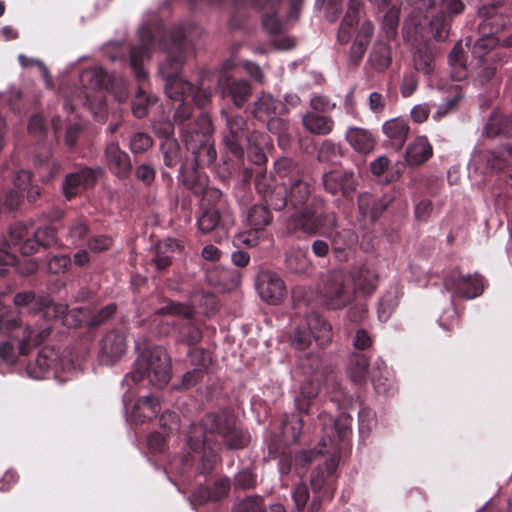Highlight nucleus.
Segmentation results:
<instances>
[{
    "mask_svg": "<svg viewBox=\"0 0 512 512\" xmlns=\"http://www.w3.org/2000/svg\"><path fill=\"white\" fill-rule=\"evenodd\" d=\"M102 174L100 167L77 166L65 175L61 189L67 201H71L84 191L93 188Z\"/></svg>",
    "mask_w": 512,
    "mask_h": 512,
    "instance_id": "obj_14",
    "label": "nucleus"
},
{
    "mask_svg": "<svg viewBox=\"0 0 512 512\" xmlns=\"http://www.w3.org/2000/svg\"><path fill=\"white\" fill-rule=\"evenodd\" d=\"M340 154V146L333 141L326 139L322 142L317 153V160L319 162H332Z\"/></svg>",
    "mask_w": 512,
    "mask_h": 512,
    "instance_id": "obj_62",
    "label": "nucleus"
},
{
    "mask_svg": "<svg viewBox=\"0 0 512 512\" xmlns=\"http://www.w3.org/2000/svg\"><path fill=\"white\" fill-rule=\"evenodd\" d=\"M104 160L109 172L119 180H127L133 171L130 155L118 143L110 142L104 150Z\"/></svg>",
    "mask_w": 512,
    "mask_h": 512,
    "instance_id": "obj_21",
    "label": "nucleus"
},
{
    "mask_svg": "<svg viewBox=\"0 0 512 512\" xmlns=\"http://www.w3.org/2000/svg\"><path fill=\"white\" fill-rule=\"evenodd\" d=\"M272 222L273 214L266 205L255 204L248 209L247 224L254 232L264 231Z\"/></svg>",
    "mask_w": 512,
    "mask_h": 512,
    "instance_id": "obj_36",
    "label": "nucleus"
},
{
    "mask_svg": "<svg viewBox=\"0 0 512 512\" xmlns=\"http://www.w3.org/2000/svg\"><path fill=\"white\" fill-rule=\"evenodd\" d=\"M27 236V228L22 223L13 224L8 232V236H4L9 243L6 250L16 254L20 251L23 256H30L39 251V248H50L58 244L57 230L49 224L38 227L32 238H24Z\"/></svg>",
    "mask_w": 512,
    "mask_h": 512,
    "instance_id": "obj_9",
    "label": "nucleus"
},
{
    "mask_svg": "<svg viewBox=\"0 0 512 512\" xmlns=\"http://www.w3.org/2000/svg\"><path fill=\"white\" fill-rule=\"evenodd\" d=\"M278 10H268L262 16V25L268 34L271 36H278L283 32V22L277 17Z\"/></svg>",
    "mask_w": 512,
    "mask_h": 512,
    "instance_id": "obj_57",
    "label": "nucleus"
},
{
    "mask_svg": "<svg viewBox=\"0 0 512 512\" xmlns=\"http://www.w3.org/2000/svg\"><path fill=\"white\" fill-rule=\"evenodd\" d=\"M213 126L210 117L202 113L194 124L184 130V143L193 156V162L181 164L179 181L195 196H200L206 187L208 177L199 168L208 167L216 160L217 152L212 137Z\"/></svg>",
    "mask_w": 512,
    "mask_h": 512,
    "instance_id": "obj_3",
    "label": "nucleus"
},
{
    "mask_svg": "<svg viewBox=\"0 0 512 512\" xmlns=\"http://www.w3.org/2000/svg\"><path fill=\"white\" fill-rule=\"evenodd\" d=\"M250 440L249 432L238 423L231 410L206 413L198 424L190 426L187 438L190 451L184 464L196 467L201 475H208L219 460L222 446L228 450H241L248 447Z\"/></svg>",
    "mask_w": 512,
    "mask_h": 512,
    "instance_id": "obj_1",
    "label": "nucleus"
},
{
    "mask_svg": "<svg viewBox=\"0 0 512 512\" xmlns=\"http://www.w3.org/2000/svg\"><path fill=\"white\" fill-rule=\"evenodd\" d=\"M337 461L335 457L326 459L323 465H318L311 473L310 485L314 493L308 506V512H318L323 499L331 500L335 491Z\"/></svg>",
    "mask_w": 512,
    "mask_h": 512,
    "instance_id": "obj_10",
    "label": "nucleus"
},
{
    "mask_svg": "<svg viewBox=\"0 0 512 512\" xmlns=\"http://www.w3.org/2000/svg\"><path fill=\"white\" fill-rule=\"evenodd\" d=\"M126 351V338L118 329L110 330L100 341V358L106 364L119 360Z\"/></svg>",
    "mask_w": 512,
    "mask_h": 512,
    "instance_id": "obj_23",
    "label": "nucleus"
},
{
    "mask_svg": "<svg viewBox=\"0 0 512 512\" xmlns=\"http://www.w3.org/2000/svg\"><path fill=\"white\" fill-rule=\"evenodd\" d=\"M448 64L451 68V78L454 81H462L467 78L466 55L461 42L456 43L449 52Z\"/></svg>",
    "mask_w": 512,
    "mask_h": 512,
    "instance_id": "obj_37",
    "label": "nucleus"
},
{
    "mask_svg": "<svg viewBox=\"0 0 512 512\" xmlns=\"http://www.w3.org/2000/svg\"><path fill=\"white\" fill-rule=\"evenodd\" d=\"M402 296V291L399 286H391L379 300L377 315L381 322H386L398 306L399 300Z\"/></svg>",
    "mask_w": 512,
    "mask_h": 512,
    "instance_id": "obj_41",
    "label": "nucleus"
},
{
    "mask_svg": "<svg viewBox=\"0 0 512 512\" xmlns=\"http://www.w3.org/2000/svg\"><path fill=\"white\" fill-rule=\"evenodd\" d=\"M256 289L261 299L269 304H280L287 294L281 277L272 271H262L257 276Z\"/></svg>",
    "mask_w": 512,
    "mask_h": 512,
    "instance_id": "obj_20",
    "label": "nucleus"
},
{
    "mask_svg": "<svg viewBox=\"0 0 512 512\" xmlns=\"http://www.w3.org/2000/svg\"><path fill=\"white\" fill-rule=\"evenodd\" d=\"M485 133L489 138L512 136V115H505L498 112L492 113L486 124Z\"/></svg>",
    "mask_w": 512,
    "mask_h": 512,
    "instance_id": "obj_39",
    "label": "nucleus"
},
{
    "mask_svg": "<svg viewBox=\"0 0 512 512\" xmlns=\"http://www.w3.org/2000/svg\"><path fill=\"white\" fill-rule=\"evenodd\" d=\"M267 140L268 136L265 133L254 129L252 130L249 145H245V152H247L249 161L260 168L267 162V156L264 152V146L267 144Z\"/></svg>",
    "mask_w": 512,
    "mask_h": 512,
    "instance_id": "obj_35",
    "label": "nucleus"
},
{
    "mask_svg": "<svg viewBox=\"0 0 512 512\" xmlns=\"http://www.w3.org/2000/svg\"><path fill=\"white\" fill-rule=\"evenodd\" d=\"M323 454V451L310 449V450H301L296 453L294 457V470L299 475L302 476L306 473L307 468L311 463H313L317 458H319Z\"/></svg>",
    "mask_w": 512,
    "mask_h": 512,
    "instance_id": "obj_52",
    "label": "nucleus"
},
{
    "mask_svg": "<svg viewBox=\"0 0 512 512\" xmlns=\"http://www.w3.org/2000/svg\"><path fill=\"white\" fill-rule=\"evenodd\" d=\"M234 224V218L230 209L203 208L198 217L197 225L202 233L216 231L219 236L227 237L229 229Z\"/></svg>",
    "mask_w": 512,
    "mask_h": 512,
    "instance_id": "obj_19",
    "label": "nucleus"
},
{
    "mask_svg": "<svg viewBox=\"0 0 512 512\" xmlns=\"http://www.w3.org/2000/svg\"><path fill=\"white\" fill-rule=\"evenodd\" d=\"M285 185L288 186L289 206L294 210L286 222L287 232L292 235L296 234L297 232H301V230L292 229V221L295 216L298 213L310 208L316 198L324 197L321 195L312 194V186L304 175H296L291 179V181L285 182Z\"/></svg>",
    "mask_w": 512,
    "mask_h": 512,
    "instance_id": "obj_12",
    "label": "nucleus"
},
{
    "mask_svg": "<svg viewBox=\"0 0 512 512\" xmlns=\"http://www.w3.org/2000/svg\"><path fill=\"white\" fill-rule=\"evenodd\" d=\"M138 36L139 43L130 48V67L139 83L132 101V113L141 119L147 115L149 107L156 103L157 97L146 92L148 74L143 67L144 61L150 58L151 47L154 45L153 30L144 25L139 29Z\"/></svg>",
    "mask_w": 512,
    "mask_h": 512,
    "instance_id": "obj_7",
    "label": "nucleus"
},
{
    "mask_svg": "<svg viewBox=\"0 0 512 512\" xmlns=\"http://www.w3.org/2000/svg\"><path fill=\"white\" fill-rule=\"evenodd\" d=\"M319 346H325L332 339L331 325L318 313L312 312L306 317V326Z\"/></svg>",
    "mask_w": 512,
    "mask_h": 512,
    "instance_id": "obj_30",
    "label": "nucleus"
},
{
    "mask_svg": "<svg viewBox=\"0 0 512 512\" xmlns=\"http://www.w3.org/2000/svg\"><path fill=\"white\" fill-rule=\"evenodd\" d=\"M58 353L51 347H43L37 354L34 363H29L27 371L34 379L45 378L50 369L58 366Z\"/></svg>",
    "mask_w": 512,
    "mask_h": 512,
    "instance_id": "obj_26",
    "label": "nucleus"
},
{
    "mask_svg": "<svg viewBox=\"0 0 512 512\" xmlns=\"http://www.w3.org/2000/svg\"><path fill=\"white\" fill-rule=\"evenodd\" d=\"M153 145L152 138L144 132L135 133L129 143V148L134 155L143 154Z\"/></svg>",
    "mask_w": 512,
    "mask_h": 512,
    "instance_id": "obj_58",
    "label": "nucleus"
},
{
    "mask_svg": "<svg viewBox=\"0 0 512 512\" xmlns=\"http://www.w3.org/2000/svg\"><path fill=\"white\" fill-rule=\"evenodd\" d=\"M313 336L305 326L294 329L291 344L295 349L305 350L312 342Z\"/></svg>",
    "mask_w": 512,
    "mask_h": 512,
    "instance_id": "obj_63",
    "label": "nucleus"
},
{
    "mask_svg": "<svg viewBox=\"0 0 512 512\" xmlns=\"http://www.w3.org/2000/svg\"><path fill=\"white\" fill-rule=\"evenodd\" d=\"M392 200L393 197L388 194L377 198L369 192L360 193L357 197L358 212L364 220L375 223L389 207Z\"/></svg>",
    "mask_w": 512,
    "mask_h": 512,
    "instance_id": "obj_22",
    "label": "nucleus"
},
{
    "mask_svg": "<svg viewBox=\"0 0 512 512\" xmlns=\"http://www.w3.org/2000/svg\"><path fill=\"white\" fill-rule=\"evenodd\" d=\"M225 120L224 144L236 158H242L245 154V145H249V140L252 137V131L249 129L246 119L241 115L225 114Z\"/></svg>",
    "mask_w": 512,
    "mask_h": 512,
    "instance_id": "obj_15",
    "label": "nucleus"
},
{
    "mask_svg": "<svg viewBox=\"0 0 512 512\" xmlns=\"http://www.w3.org/2000/svg\"><path fill=\"white\" fill-rule=\"evenodd\" d=\"M223 95H228L237 107H242L251 96V85L247 80L228 81L222 90Z\"/></svg>",
    "mask_w": 512,
    "mask_h": 512,
    "instance_id": "obj_44",
    "label": "nucleus"
},
{
    "mask_svg": "<svg viewBox=\"0 0 512 512\" xmlns=\"http://www.w3.org/2000/svg\"><path fill=\"white\" fill-rule=\"evenodd\" d=\"M292 499L296 510L298 512H304L308 500L310 499L308 485L304 482L296 484L292 489Z\"/></svg>",
    "mask_w": 512,
    "mask_h": 512,
    "instance_id": "obj_61",
    "label": "nucleus"
},
{
    "mask_svg": "<svg viewBox=\"0 0 512 512\" xmlns=\"http://www.w3.org/2000/svg\"><path fill=\"white\" fill-rule=\"evenodd\" d=\"M51 329L48 324L37 328L27 324L22 329V337L19 339V353L27 355L32 347L41 345L49 337Z\"/></svg>",
    "mask_w": 512,
    "mask_h": 512,
    "instance_id": "obj_27",
    "label": "nucleus"
},
{
    "mask_svg": "<svg viewBox=\"0 0 512 512\" xmlns=\"http://www.w3.org/2000/svg\"><path fill=\"white\" fill-rule=\"evenodd\" d=\"M354 297L353 291L345 284L341 273H330L322 290V304L331 310L346 307Z\"/></svg>",
    "mask_w": 512,
    "mask_h": 512,
    "instance_id": "obj_18",
    "label": "nucleus"
},
{
    "mask_svg": "<svg viewBox=\"0 0 512 512\" xmlns=\"http://www.w3.org/2000/svg\"><path fill=\"white\" fill-rule=\"evenodd\" d=\"M154 49L167 50V57L159 67V73L165 80L164 90L172 100L182 101L191 99L199 108H203L210 101L213 88L206 85L202 77L198 85L180 77V72L190 50V45L182 26L174 27L168 34L165 31L153 32Z\"/></svg>",
    "mask_w": 512,
    "mask_h": 512,
    "instance_id": "obj_2",
    "label": "nucleus"
},
{
    "mask_svg": "<svg viewBox=\"0 0 512 512\" xmlns=\"http://www.w3.org/2000/svg\"><path fill=\"white\" fill-rule=\"evenodd\" d=\"M19 182L20 181L16 179L15 185L17 189H10L4 195L3 206L11 211L16 210L24 199V191L26 188L22 187Z\"/></svg>",
    "mask_w": 512,
    "mask_h": 512,
    "instance_id": "obj_60",
    "label": "nucleus"
},
{
    "mask_svg": "<svg viewBox=\"0 0 512 512\" xmlns=\"http://www.w3.org/2000/svg\"><path fill=\"white\" fill-rule=\"evenodd\" d=\"M392 56L390 46L382 41L376 42L368 57V63L378 71L384 72L391 65Z\"/></svg>",
    "mask_w": 512,
    "mask_h": 512,
    "instance_id": "obj_42",
    "label": "nucleus"
},
{
    "mask_svg": "<svg viewBox=\"0 0 512 512\" xmlns=\"http://www.w3.org/2000/svg\"><path fill=\"white\" fill-rule=\"evenodd\" d=\"M205 305L206 313L217 309V299L211 293H196L191 298V305L173 300L165 301V305L155 311L156 316L173 315L178 319L172 322L178 341L195 346L202 339V331L195 323V306Z\"/></svg>",
    "mask_w": 512,
    "mask_h": 512,
    "instance_id": "obj_5",
    "label": "nucleus"
},
{
    "mask_svg": "<svg viewBox=\"0 0 512 512\" xmlns=\"http://www.w3.org/2000/svg\"><path fill=\"white\" fill-rule=\"evenodd\" d=\"M478 24L479 38L475 41L472 53L482 58L486 53L496 47L498 39L495 35L500 32L504 26V19L497 14V8L494 5L483 6L479 9Z\"/></svg>",
    "mask_w": 512,
    "mask_h": 512,
    "instance_id": "obj_11",
    "label": "nucleus"
},
{
    "mask_svg": "<svg viewBox=\"0 0 512 512\" xmlns=\"http://www.w3.org/2000/svg\"><path fill=\"white\" fill-rule=\"evenodd\" d=\"M117 309L118 307L115 303H109L97 310L88 309V328H97L106 324L115 316Z\"/></svg>",
    "mask_w": 512,
    "mask_h": 512,
    "instance_id": "obj_49",
    "label": "nucleus"
},
{
    "mask_svg": "<svg viewBox=\"0 0 512 512\" xmlns=\"http://www.w3.org/2000/svg\"><path fill=\"white\" fill-rule=\"evenodd\" d=\"M190 362L195 368H202L207 372L212 363L211 355L208 351L202 348H193L189 352Z\"/></svg>",
    "mask_w": 512,
    "mask_h": 512,
    "instance_id": "obj_64",
    "label": "nucleus"
},
{
    "mask_svg": "<svg viewBox=\"0 0 512 512\" xmlns=\"http://www.w3.org/2000/svg\"><path fill=\"white\" fill-rule=\"evenodd\" d=\"M369 358L363 352H353L348 359L347 373L351 381L362 385L368 376Z\"/></svg>",
    "mask_w": 512,
    "mask_h": 512,
    "instance_id": "obj_33",
    "label": "nucleus"
},
{
    "mask_svg": "<svg viewBox=\"0 0 512 512\" xmlns=\"http://www.w3.org/2000/svg\"><path fill=\"white\" fill-rule=\"evenodd\" d=\"M200 195L203 208H219L221 206L224 209H230L223 200L222 192L218 188L209 187L208 182Z\"/></svg>",
    "mask_w": 512,
    "mask_h": 512,
    "instance_id": "obj_53",
    "label": "nucleus"
},
{
    "mask_svg": "<svg viewBox=\"0 0 512 512\" xmlns=\"http://www.w3.org/2000/svg\"><path fill=\"white\" fill-rule=\"evenodd\" d=\"M355 286L364 294H372L378 285V274L376 269L368 264H363L356 277Z\"/></svg>",
    "mask_w": 512,
    "mask_h": 512,
    "instance_id": "obj_43",
    "label": "nucleus"
},
{
    "mask_svg": "<svg viewBox=\"0 0 512 512\" xmlns=\"http://www.w3.org/2000/svg\"><path fill=\"white\" fill-rule=\"evenodd\" d=\"M382 131L386 137V146L395 151H399L407 140L410 127L406 120L394 118L383 124Z\"/></svg>",
    "mask_w": 512,
    "mask_h": 512,
    "instance_id": "obj_24",
    "label": "nucleus"
},
{
    "mask_svg": "<svg viewBox=\"0 0 512 512\" xmlns=\"http://www.w3.org/2000/svg\"><path fill=\"white\" fill-rule=\"evenodd\" d=\"M284 109L286 107L281 101L274 99L269 94H263L254 104L253 115L258 120L265 122L271 115Z\"/></svg>",
    "mask_w": 512,
    "mask_h": 512,
    "instance_id": "obj_40",
    "label": "nucleus"
},
{
    "mask_svg": "<svg viewBox=\"0 0 512 512\" xmlns=\"http://www.w3.org/2000/svg\"><path fill=\"white\" fill-rule=\"evenodd\" d=\"M446 291L454 297L473 299L484 292V278L479 273L463 275L460 267L450 270L443 281Z\"/></svg>",
    "mask_w": 512,
    "mask_h": 512,
    "instance_id": "obj_13",
    "label": "nucleus"
},
{
    "mask_svg": "<svg viewBox=\"0 0 512 512\" xmlns=\"http://www.w3.org/2000/svg\"><path fill=\"white\" fill-rule=\"evenodd\" d=\"M275 170L282 182H289L296 175H304L301 168L291 158L283 157L275 162Z\"/></svg>",
    "mask_w": 512,
    "mask_h": 512,
    "instance_id": "obj_51",
    "label": "nucleus"
},
{
    "mask_svg": "<svg viewBox=\"0 0 512 512\" xmlns=\"http://www.w3.org/2000/svg\"><path fill=\"white\" fill-rule=\"evenodd\" d=\"M433 155V147L425 136L417 137L405 152V160L410 166H420Z\"/></svg>",
    "mask_w": 512,
    "mask_h": 512,
    "instance_id": "obj_29",
    "label": "nucleus"
},
{
    "mask_svg": "<svg viewBox=\"0 0 512 512\" xmlns=\"http://www.w3.org/2000/svg\"><path fill=\"white\" fill-rule=\"evenodd\" d=\"M321 182L328 194L352 200L359 184V177L352 170L333 169L323 173Z\"/></svg>",
    "mask_w": 512,
    "mask_h": 512,
    "instance_id": "obj_16",
    "label": "nucleus"
},
{
    "mask_svg": "<svg viewBox=\"0 0 512 512\" xmlns=\"http://www.w3.org/2000/svg\"><path fill=\"white\" fill-rule=\"evenodd\" d=\"M326 198H316L312 206L298 213L292 221L294 230L308 236L321 235L331 242L333 253L338 257L357 243L358 237L351 229L338 230L337 214L327 209Z\"/></svg>",
    "mask_w": 512,
    "mask_h": 512,
    "instance_id": "obj_4",
    "label": "nucleus"
},
{
    "mask_svg": "<svg viewBox=\"0 0 512 512\" xmlns=\"http://www.w3.org/2000/svg\"><path fill=\"white\" fill-rule=\"evenodd\" d=\"M165 166L174 168L182 162V153L179 142L176 139L163 140L160 145Z\"/></svg>",
    "mask_w": 512,
    "mask_h": 512,
    "instance_id": "obj_48",
    "label": "nucleus"
},
{
    "mask_svg": "<svg viewBox=\"0 0 512 512\" xmlns=\"http://www.w3.org/2000/svg\"><path fill=\"white\" fill-rule=\"evenodd\" d=\"M346 140L359 153L368 154L375 147L373 135L366 129L352 127L346 133Z\"/></svg>",
    "mask_w": 512,
    "mask_h": 512,
    "instance_id": "obj_38",
    "label": "nucleus"
},
{
    "mask_svg": "<svg viewBox=\"0 0 512 512\" xmlns=\"http://www.w3.org/2000/svg\"><path fill=\"white\" fill-rule=\"evenodd\" d=\"M373 34L374 25L372 22L369 20L364 21L358 29L356 37L350 47L349 60L353 65L358 66L362 61Z\"/></svg>",
    "mask_w": 512,
    "mask_h": 512,
    "instance_id": "obj_25",
    "label": "nucleus"
},
{
    "mask_svg": "<svg viewBox=\"0 0 512 512\" xmlns=\"http://www.w3.org/2000/svg\"><path fill=\"white\" fill-rule=\"evenodd\" d=\"M134 383L148 380L158 388L166 386L171 379V360L162 346L146 347L137 357L133 371L126 376Z\"/></svg>",
    "mask_w": 512,
    "mask_h": 512,
    "instance_id": "obj_8",
    "label": "nucleus"
},
{
    "mask_svg": "<svg viewBox=\"0 0 512 512\" xmlns=\"http://www.w3.org/2000/svg\"><path fill=\"white\" fill-rule=\"evenodd\" d=\"M14 304L27 308L35 316L47 321L60 320L68 328L88 327V309L77 307L71 310L63 303L54 302L49 295L36 297L33 291H21L15 294Z\"/></svg>",
    "mask_w": 512,
    "mask_h": 512,
    "instance_id": "obj_6",
    "label": "nucleus"
},
{
    "mask_svg": "<svg viewBox=\"0 0 512 512\" xmlns=\"http://www.w3.org/2000/svg\"><path fill=\"white\" fill-rule=\"evenodd\" d=\"M434 58V52L428 45H419L413 54V63L415 69L425 75L432 74L435 67Z\"/></svg>",
    "mask_w": 512,
    "mask_h": 512,
    "instance_id": "obj_45",
    "label": "nucleus"
},
{
    "mask_svg": "<svg viewBox=\"0 0 512 512\" xmlns=\"http://www.w3.org/2000/svg\"><path fill=\"white\" fill-rule=\"evenodd\" d=\"M90 228L86 220L78 218L68 225L66 240L71 245L81 246L87 239Z\"/></svg>",
    "mask_w": 512,
    "mask_h": 512,
    "instance_id": "obj_47",
    "label": "nucleus"
},
{
    "mask_svg": "<svg viewBox=\"0 0 512 512\" xmlns=\"http://www.w3.org/2000/svg\"><path fill=\"white\" fill-rule=\"evenodd\" d=\"M230 488V479L228 477H221L215 480L212 487H199L193 494V498L199 504H204L208 501H218L228 495Z\"/></svg>",
    "mask_w": 512,
    "mask_h": 512,
    "instance_id": "obj_28",
    "label": "nucleus"
},
{
    "mask_svg": "<svg viewBox=\"0 0 512 512\" xmlns=\"http://www.w3.org/2000/svg\"><path fill=\"white\" fill-rule=\"evenodd\" d=\"M361 0H349L347 11L341 21L337 38L340 44H346L351 38V30L359 21Z\"/></svg>",
    "mask_w": 512,
    "mask_h": 512,
    "instance_id": "obj_32",
    "label": "nucleus"
},
{
    "mask_svg": "<svg viewBox=\"0 0 512 512\" xmlns=\"http://www.w3.org/2000/svg\"><path fill=\"white\" fill-rule=\"evenodd\" d=\"M302 125L311 134L328 135L334 128V120L330 116L307 112L302 116Z\"/></svg>",
    "mask_w": 512,
    "mask_h": 512,
    "instance_id": "obj_34",
    "label": "nucleus"
},
{
    "mask_svg": "<svg viewBox=\"0 0 512 512\" xmlns=\"http://www.w3.org/2000/svg\"><path fill=\"white\" fill-rule=\"evenodd\" d=\"M192 103H195V102L191 101V99L182 100L181 104L178 106V108L176 109L175 114H174V121L178 124H184L183 129H182L183 131L185 130V128L188 125L194 124L197 121L200 114L203 113V111H200L198 116L192 122H188L185 124V122L188 121L193 114L194 108H193ZM204 114H205V112H204ZM206 115L209 117V115L207 113H206Z\"/></svg>",
    "mask_w": 512,
    "mask_h": 512,
    "instance_id": "obj_55",
    "label": "nucleus"
},
{
    "mask_svg": "<svg viewBox=\"0 0 512 512\" xmlns=\"http://www.w3.org/2000/svg\"><path fill=\"white\" fill-rule=\"evenodd\" d=\"M257 485V474L250 468L240 470L234 477V486L236 489H253Z\"/></svg>",
    "mask_w": 512,
    "mask_h": 512,
    "instance_id": "obj_59",
    "label": "nucleus"
},
{
    "mask_svg": "<svg viewBox=\"0 0 512 512\" xmlns=\"http://www.w3.org/2000/svg\"><path fill=\"white\" fill-rule=\"evenodd\" d=\"M430 29L436 41H445L449 34V21L446 14L441 12L433 16L430 21Z\"/></svg>",
    "mask_w": 512,
    "mask_h": 512,
    "instance_id": "obj_54",
    "label": "nucleus"
},
{
    "mask_svg": "<svg viewBox=\"0 0 512 512\" xmlns=\"http://www.w3.org/2000/svg\"><path fill=\"white\" fill-rule=\"evenodd\" d=\"M286 267L295 274H304L310 267L311 262L307 257L306 252L302 250H294L286 255Z\"/></svg>",
    "mask_w": 512,
    "mask_h": 512,
    "instance_id": "obj_50",
    "label": "nucleus"
},
{
    "mask_svg": "<svg viewBox=\"0 0 512 512\" xmlns=\"http://www.w3.org/2000/svg\"><path fill=\"white\" fill-rule=\"evenodd\" d=\"M17 181H21L22 187H25L24 196L26 195L28 202L34 203L41 196L42 189L38 185L31 184V173L21 170L18 173Z\"/></svg>",
    "mask_w": 512,
    "mask_h": 512,
    "instance_id": "obj_56",
    "label": "nucleus"
},
{
    "mask_svg": "<svg viewBox=\"0 0 512 512\" xmlns=\"http://www.w3.org/2000/svg\"><path fill=\"white\" fill-rule=\"evenodd\" d=\"M160 411V403L156 396L148 395L139 398L133 406L131 417L137 423L152 420Z\"/></svg>",
    "mask_w": 512,
    "mask_h": 512,
    "instance_id": "obj_31",
    "label": "nucleus"
},
{
    "mask_svg": "<svg viewBox=\"0 0 512 512\" xmlns=\"http://www.w3.org/2000/svg\"><path fill=\"white\" fill-rule=\"evenodd\" d=\"M80 80L83 86L91 89H107L110 83L107 72L102 67H93L82 72Z\"/></svg>",
    "mask_w": 512,
    "mask_h": 512,
    "instance_id": "obj_46",
    "label": "nucleus"
},
{
    "mask_svg": "<svg viewBox=\"0 0 512 512\" xmlns=\"http://www.w3.org/2000/svg\"><path fill=\"white\" fill-rule=\"evenodd\" d=\"M255 187L267 207L280 211L289 205L288 186L285 182L276 183L274 178L258 171Z\"/></svg>",
    "mask_w": 512,
    "mask_h": 512,
    "instance_id": "obj_17",
    "label": "nucleus"
}]
</instances>
